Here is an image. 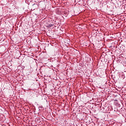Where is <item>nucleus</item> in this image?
Instances as JSON below:
<instances>
[{"instance_id":"nucleus-1","label":"nucleus","mask_w":126,"mask_h":126,"mask_svg":"<svg viewBox=\"0 0 126 126\" xmlns=\"http://www.w3.org/2000/svg\"><path fill=\"white\" fill-rule=\"evenodd\" d=\"M53 26H54V25L51 24L48 26V27H53Z\"/></svg>"}]
</instances>
